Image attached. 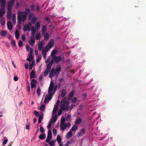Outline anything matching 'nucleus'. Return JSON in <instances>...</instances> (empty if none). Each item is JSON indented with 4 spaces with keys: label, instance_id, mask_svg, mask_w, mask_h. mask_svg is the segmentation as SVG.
Returning <instances> with one entry per match:
<instances>
[{
    "label": "nucleus",
    "instance_id": "51",
    "mask_svg": "<svg viewBox=\"0 0 146 146\" xmlns=\"http://www.w3.org/2000/svg\"><path fill=\"white\" fill-rule=\"evenodd\" d=\"M19 47H21L23 46V42L22 41L20 40L19 42Z\"/></svg>",
    "mask_w": 146,
    "mask_h": 146
},
{
    "label": "nucleus",
    "instance_id": "42",
    "mask_svg": "<svg viewBox=\"0 0 146 146\" xmlns=\"http://www.w3.org/2000/svg\"><path fill=\"white\" fill-rule=\"evenodd\" d=\"M56 140L58 143H61V138L59 135H58L57 136Z\"/></svg>",
    "mask_w": 146,
    "mask_h": 146
},
{
    "label": "nucleus",
    "instance_id": "25",
    "mask_svg": "<svg viewBox=\"0 0 146 146\" xmlns=\"http://www.w3.org/2000/svg\"><path fill=\"white\" fill-rule=\"evenodd\" d=\"M6 3V0H0V3L1 4V6L5 7Z\"/></svg>",
    "mask_w": 146,
    "mask_h": 146
},
{
    "label": "nucleus",
    "instance_id": "54",
    "mask_svg": "<svg viewBox=\"0 0 146 146\" xmlns=\"http://www.w3.org/2000/svg\"><path fill=\"white\" fill-rule=\"evenodd\" d=\"M11 43L13 46H15L16 45L15 41L13 40L11 41Z\"/></svg>",
    "mask_w": 146,
    "mask_h": 146
},
{
    "label": "nucleus",
    "instance_id": "20",
    "mask_svg": "<svg viewBox=\"0 0 146 146\" xmlns=\"http://www.w3.org/2000/svg\"><path fill=\"white\" fill-rule=\"evenodd\" d=\"M51 119V121H52V123L55 122L57 120V115H53Z\"/></svg>",
    "mask_w": 146,
    "mask_h": 146
},
{
    "label": "nucleus",
    "instance_id": "32",
    "mask_svg": "<svg viewBox=\"0 0 146 146\" xmlns=\"http://www.w3.org/2000/svg\"><path fill=\"white\" fill-rule=\"evenodd\" d=\"M42 54L44 58L45 59L46 57V52L44 49H42Z\"/></svg>",
    "mask_w": 146,
    "mask_h": 146
},
{
    "label": "nucleus",
    "instance_id": "7",
    "mask_svg": "<svg viewBox=\"0 0 146 146\" xmlns=\"http://www.w3.org/2000/svg\"><path fill=\"white\" fill-rule=\"evenodd\" d=\"M54 87V82L52 81H51L50 82V84L48 88V94L52 93V92L53 90Z\"/></svg>",
    "mask_w": 146,
    "mask_h": 146
},
{
    "label": "nucleus",
    "instance_id": "43",
    "mask_svg": "<svg viewBox=\"0 0 146 146\" xmlns=\"http://www.w3.org/2000/svg\"><path fill=\"white\" fill-rule=\"evenodd\" d=\"M31 33L35 34L36 32V29L34 27H32L31 28Z\"/></svg>",
    "mask_w": 146,
    "mask_h": 146
},
{
    "label": "nucleus",
    "instance_id": "34",
    "mask_svg": "<svg viewBox=\"0 0 146 146\" xmlns=\"http://www.w3.org/2000/svg\"><path fill=\"white\" fill-rule=\"evenodd\" d=\"M43 45V43L42 42H39L38 44V49L39 50L41 51Z\"/></svg>",
    "mask_w": 146,
    "mask_h": 146
},
{
    "label": "nucleus",
    "instance_id": "41",
    "mask_svg": "<svg viewBox=\"0 0 146 146\" xmlns=\"http://www.w3.org/2000/svg\"><path fill=\"white\" fill-rule=\"evenodd\" d=\"M56 141V140L52 141L49 142V144L50 146H55L54 143Z\"/></svg>",
    "mask_w": 146,
    "mask_h": 146
},
{
    "label": "nucleus",
    "instance_id": "50",
    "mask_svg": "<svg viewBox=\"0 0 146 146\" xmlns=\"http://www.w3.org/2000/svg\"><path fill=\"white\" fill-rule=\"evenodd\" d=\"M52 123V121H49V123L47 126V127L48 129H49L51 128Z\"/></svg>",
    "mask_w": 146,
    "mask_h": 146
},
{
    "label": "nucleus",
    "instance_id": "48",
    "mask_svg": "<svg viewBox=\"0 0 146 146\" xmlns=\"http://www.w3.org/2000/svg\"><path fill=\"white\" fill-rule=\"evenodd\" d=\"M51 137L49 136H47L46 139L45 141L47 142H49L51 140Z\"/></svg>",
    "mask_w": 146,
    "mask_h": 146
},
{
    "label": "nucleus",
    "instance_id": "63",
    "mask_svg": "<svg viewBox=\"0 0 146 146\" xmlns=\"http://www.w3.org/2000/svg\"><path fill=\"white\" fill-rule=\"evenodd\" d=\"M44 19H45V20L46 21H48V22H49L50 21L49 18L48 17H45Z\"/></svg>",
    "mask_w": 146,
    "mask_h": 146
},
{
    "label": "nucleus",
    "instance_id": "23",
    "mask_svg": "<svg viewBox=\"0 0 146 146\" xmlns=\"http://www.w3.org/2000/svg\"><path fill=\"white\" fill-rule=\"evenodd\" d=\"M57 52L58 51L57 50H53L51 53V56L53 57L54 56H56L55 55L57 54Z\"/></svg>",
    "mask_w": 146,
    "mask_h": 146
},
{
    "label": "nucleus",
    "instance_id": "55",
    "mask_svg": "<svg viewBox=\"0 0 146 146\" xmlns=\"http://www.w3.org/2000/svg\"><path fill=\"white\" fill-rule=\"evenodd\" d=\"M58 111V110L53 109L52 111V114L53 115H57L56 114V113L57 112V111Z\"/></svg>",
    "mask_w": 146,
    "mask_h": 146
},
{
    "label": "nucleus",
    "instance_id": "2",
    "mask_svg": "<svg viewBox=\"0 0 146 146\" xmlns=\"http://www.w3.org/2000/svg\"><path fill=\"white\" fill-rule=\"evenodd\" d=\"M17 14L18 23L21 25L22 21L24 22L27 20V16L20 11H18Z\"/></svg>",
    "mask_w": 146,
    "mask_h": 146
},
{
    "label": "nucleus",
    "instance_id": "11",
    "mask_svg": "<svg viewBox=\"0 0 146 146\" xmlns=\"http://www.w3.org/2000/svg\"><path fill=\"white\" fill-rule=\"evenodd\" d=\"M37 82L35 79H33L31 82V88H32L36 87V86Z\"/></svg>",
    "mask_w": 146,
    "mask_h": 146
},
{
    "label": "nucleus",
    "instance_id": "4",
    "mask_svg": "<svg viewBox=\"0 0 146 146\" xmlns=\"http://www.w3.org/2000/svg\"><path fill=\"white\" fill-rule=\"evenodd\" d=\"M62 58L60 56H55L52 57L51 61L54 63H58L61 60Z\"/></svg>",
    "mask_w": 146,
    "mask_h": 146
},
{
    "label": "nucleus",
    "instance_id": "21",
    "mask_svg": "<svg viewBox=\"0 0 146 146\" xmlns=\"http://www.w3.org/2000/svg\"><path fill=\"white\" fill-rule=\"evenodd\" d=\"M78 126L76 124L74 125L70 130L71 131H75L78 129Z\"/></svg>",
    "mask_w": 146,
    "mask_h": 146
},
{
    "label": "nucleus",
    "instance_id": "9",
    "mask_svg": "<svg viewBox=\"0 0 146 146\" xmlns=\"http://www.w3.org/2000/svg\"><path fill=\"white\" fill-rule=\"evenodd\" d=\"M86 132V129L84 128L81 129L80 131L78 133V136H82Z\"/></svg>",
    "mask_w": 146,
    "mask_h": 146
},
{
    "label": "nucleus",
    "instance_id": "38",
    "mask_svg": "<svg viewBox=\"0 0 146 146\" xmlns=\"http://www.w3.org/2000/svg\"><path fill=\"white\" fill-rule=\"evenodd\" d=\"M49 35L47 33H45L44 36V39L46 40H47L49 38Z\"/></svg>",
    "mask_w": 146,
    "mask_h": 146
},
{
    "label": "nucleus",
    "instance_id": "24",
    "mask_svg": "<svg viewBox=\"0 0 146 146\" xmlns=\"http://www.w3.org/2000/svg\"><path fill=\"white\" fill-rule=\"evenodd\" d=\"M46 29L47 27L46 25H44L43 26L42 30V33L43 34L45 33L46 31Z\"/></svg>",
    "mask_w": 146,
    "mask_h": 146
},
{
    "label": "nucleus",
    "instance_id": "39",
    "mask_svg": "<svg viewBox=\"0 0 146 146\" xmlns=\"http://www.w3.org/2000/svg\"><path fill=\"white\" fill-rule=\"evenodd\" d=\"M37 20L36 17H33L31 19V23L34 24L36 22Z\"/></svg>",
    "mask_w": 146,
    "mask_h": 146
},
{
    "label": "nucleus",
    "instance_id": "28",
    "mask_svg": "<svg viewBox=\"0 0 146 146\" xmlns=\"http://www.w3.org/2000/svg\"><path fill=\"white\" fill-rule=\"evenodd\" d=\"M72 135V131L70 130L67 133L66 136V138H70Z\"/></svg>",
    "mask_w": 146,
    "mask_h": 146
},
{
    "label": "nucleus",
    "instance_id": "1",
    "mask_svg": "<svg viewBox=\"0 0 146 146\" xmlns=\"http://www.w3.org/2000/svg\"><path fill=\"white\" fill-rule=\"evenodd\" d=\"M70 102L67 100L66 97H65L61 101L60 105V108L58 111V115H60L62 113V111L66 110H68L70 106L69 104Z\"/></svg>",
    "mask_w": 146,
    "mask_h": 146
},
{
    "label": "nucleus",
    "instance_id": "35",
    "mask_svg": "<svg viewBox=\"0 0 146 146\" xmlns=\"http://www.w3.org/2000/svg\"><path fill=\"white\" fill-rule=\"evenodd\" d=\"M53 64V62L50 60V62L46 65V67L51 69V67Z\"/></svg>",
    "mask_w": 146,
    "mask_h": 146
},
{
    "label": "nucleus",
    "instance_id": "17",
    "mask_svg": "<svg viewBox=\"0 0 146 146\" xmlns=\"http://www.w3.org/2000/svg\"><path fill=\"white\" fill-rule=\"evenodd\" d=\"M82 119L80 117H79L77 119L75 122L76 124L77 125L80 124L82 121Z\"/></svg>",
    "mask_w": 146,
    "mask_h": 146
},
{
    "label": "nucleus",
    "instance_id": "61",
    "mask_svg": "<svg viewBox=\"0 0 146 146\" xmlns=\"http://www.w3.org/2000/svg\"><path fill=\"white\" fill-rule=\"evenodd\" d=\"M49 72H48L46 70H45L44 72V76H47Z\"/></svg>",
    "mask_w": 146,
    "mask_h": 146
},
{
    "label": "nucleus",
    "instance_id": "27",
    "mask_svg": "<svg viewBox=\"0 0 146 146\" xmlns=\"http://www.w3.org/2000/svg\"><path fill=\"white\" fill-rule=\"evenodd\" d=\"M30 9H29L27 8L25 9V11H22L21 12L27 16V14L30 12Z\"/></svg>",
    "mask_w": 146,
    "mask_h": 146
},
{
    "label": "nucleus",
    "instance_id": "44",
    "mask_svg": "<svg viewBox=\"0 0 146 146\" xmlns=\"http://www.w3.org/2000/svg\"><path fill=\"white\" fill-rule=\"evenodd\" d=\"M36 92H37V94L38 95V96H39L40 95V92H41L40 88V87H38V88L37 89V90Z\"/></svg>",
    "mask_w": 146,
    "mask_h": 146
},
{
    "label": "nucleus",
    "instance_id": "57",
    "mask_svg": "<svg viewBox=\"0 0 146 146\" xmlns=\"http://www.w3.org/2000/svg\"><path fill=\"white\" fill-rule=\"evenodd\" d=\"M41 59V56L40 55L38 56L37 59L36 60V61L37 62H39Z\"/></svg>",
    "mask_w": 146,
    "mask_h": 146
},
{
    "label": "nucleus",
    "instance_id": "19",
    "mask_svg": "<svg viewBox=\"0 0 146 146\" xmlns=\"http://www.w3.org/2000/svg\"><path fill=\"white\" fill-rule=\"evenodd\" d=\"M36 74L35 72L33 71V70H32L30 74V78L31 79H32L35 77Z\"/></svg>",
    "mask_w": 146,
    "mask_h": 146
},
{
    "label": "nucleus",
    "instance_id": "12",
    "mask_svg": "<svg viewBox=\"0 0 146 146\" xmlns=\"http://www.w3.org/2000/svg\"><path fill=\"white\" fill-rule=\"evenodd\" d=\"M41 21H38L35 25V29H36L37 30H39L40 28V24Z\"/></svg>",
    "mask_w": 146,
    "mask_h": 146
},
{
    "label": "nucleus",
    "instance_id": "46",
    "mask_svg": "<svg viewBox=\"0 0 146 146\" xmlns=\"http://www.w3.org/2000/svg\"><path fill=\"white\" fill-rule=\"evenodd\" d=\"M57 85H55L54 86V87L53 88V92L52 93H53V94H54V93L56 92L57 88Z\"/></svg>",
    "mask_w": 146,
    "mask_h": 146
},
{
    "label": "nucleus",
    "instance_id": "31",
    "mask_svg": "<svg viewBox=\"0 0 146 146\" xmlns=\"http://www.w3.org/2000/svg\"><path fill=\"white\" fill-rule=\"evenodd\" d=\"M15 35L16 38L17 39H18L19 36V31L16 30L15 32Z\"/></svg>",
    "mask_w": 146,
    "mask_h": 146
},
{
    "label": "nucleus",
    "instance_id": "15",
    "mask_svg": "<svg viewBox=\"0 0 146 146\" xmlns=\"http://www.w3.org/2000/svg\"><path fill=\"white\" fill-rule=\"evenodd\" d=\"M66 127V125L65 123H61L60 128L61 130L64 131Z\"/></svg>",
    "mask_w": 146,
    "mask_h": 146
},
{
    "label": "nucleus",
    "instance_id": "16",
    "mask_svg": "<svg viewBox=\"0 0 146 146\" xmlns=\"http://www.w3.org/2000/svg\"><path fill=\"white\" fill-rule=\"evenodd\" d=\"M66 90L64 89H63L62 90L61 94L60 96L61 98H63L64 97L66 94Z\"/></svg>",
    "mask_w": 146,
    "mask_h": 146
},
{
    "label": "nucleus",
    "instance_id": "36",
    "mask_svg": "<svg viewBox=\"0 0 146 146\" xmlns=\"http://www.w3.org/2000/svg\"><path fill=\"white\" fill-rule=\"evenodd\" d=\"M7 33L6 31H3L1 32L0 33V35L2 36H5L7 34Z\"/></svg>",
    "mask_w": 146,
    "mask_h": 146
},
{
    "label": "nucleus",
    "instance_id": "52",
    "mask_svg": "<svg viewBox=\"0 0 146 146\" xmlns=\"http://www.w3.org/2000/svg\"><path fill=\"white\" fill-rule=\"evenodd\" d=\"M34 114L36 117H38L39 116V113L38 111H34Z\"/></svg>",
    "mask_w": 146,
    "mask_h": 146
},
{
    "label": "nucleus",
    "instance_id": "14",
    "mask_svg": "<svg viewBox=\"0 0 146 146\" xmlns=\"http://www.w3.org/2000/svg\"><path fill=\"white\" fill-rule=\"evenodd\" d=\"M8 11L7 13V17L9 19H10L11 18L12 13V9H8Z\"/></svg>",
    "mask_w": 146,
    "mask_h": 146
},
{
    "label": "nucleus",
    "instance_id": "58",
    "mask_svg": "<svg viewBox=\"0 0 146 146\" xmlns=\"http://www.w3.org/2000/svg\"><path fill=\"white\" fill-rule=\"evenodd\" d=\"M77 100V98L76 97L74 98L72 100V102L73 103H74L76 102Z\"/></svg>",
    "mask_w": 146,
    "mask_h": 146
},
{
    "label": "nucleus",
    "instance_id": "56",
    "mask_svg": "<svg viewBox=\"0 0 146 146\" xmlns=\"http://www.w3.org/2000/svg\"><path fill=\"white\" fill-rule=\"evenodd\" d=\"M33 15V14L32 13H30L28 17V19L29 20H30L31 19V18Z\"/></svg>",
    "mask_w": 146,
    "mask_h": 146
},
{
    "label": "nucleus",
    "instance_id": "5",
    "mask_svg": "<svg viewBox=\"0 0 146 146\" xmlns=\"http://www.w3.org/2000/svg\"><path fill=\"white\" fill-rule=\"evenodd\" d=\"M48 94V95H46L45 96L44 101V103H48L51 100L52 97L53 93H50Z\"/></svg>",
    "mask_w": 146,
    "mask_h": 146
},
{
    "label": "nucleus",
    "instance_id": "18",
    "mask_svg": "<svg viewBox=\"0 0 146 146\" xmlns=\"http://www.w3.org/2000/svg\"><path fill=\"white\" fill-rule=\"evenodd\" d=\"M35 38H31L30 39L29 41V42L31 46H33V45L34 43L35 42Z\"/></svg>",
    "mask_w": 146,
    "mask_h": 146
},
{
    "label": "nucleus",
    "instance_id": "37",
    "mask_svg": "<svg viewBox=\"0 0 146 146\" xmlns=\"http://www.w3.org/2000/svg\"><path fill=\"white\" fill-rule=\"evenodd\" d=\"M35 60H33L31 64L29 65V69L30 70H31L33 68V67L35 64Z\"/></svg>",
    "mask_w": 146,
    "mask_h": 146
},
{
    "label": "nucleus",
    "instance_id": "59",
    "mask_svg": "<svg viewBox=\"0 0 146 146\" xmlns=\"http://www.w3.org/2000/svg\"><path fill=\"white\" fill-rule=\"evenodd\" d=\"M53 134L54 135H56L57 133V130L55 129H54L52 130Z\"/></svg>",
    "mask_w": 146,
    "mask_h": 146
},
{
    "label": "nucleus",
    "instance_id": "64",
    "mask_svg": "<svg viewBox=\"0 0 146 146\" xmlns=\"http://www.w3.org/2000/svg\"><path fill=\"white\" fill-rule=\"evenodd\" d=\"M31 8L32 11H34L35 9V5H31L30 6Z\"/></svg>",
    "mask_w": 146,
    "mask_h": 146
},
{
    "label": "nucleus",
    "instance_id": "62",
    "mask_svg": "<svg viewBox=\"0 0 146 146\" xmlns=\"http://www.w3.org/2000/svg\"><path fill=\"white\" fill-rule=\"evenodd\" d=\"M12 22L14 25H15L16 23V19L12 18Z\"/></svg>",
    "mask_w": 146,
    "mask_h": 146
},
{
    "label": "nucleus",
    "instance_id": "49",
    "mask_svg": "<svg viewBox=\"0 0 146 146\" xmlns=\"http://www.w3.org/2000/svg\"><path fill=\"white\" fill-rule=\"evenodd\" d=\"M45 108V106L44 105H42L40 107V110L41 111H44Z\"/></svg>",
    "mask_w": 146,
    "mask_h": 146
},
{
    "label": "nucleus",
    "instance_id": "26",
    "mask_svg": "<svg viewBox=\"0 0 146 146\" xmlns=\"http://www.w3.org/2000/svg\"><path fill=\"white\" fill-rule=\"evenodd\" d=\"M41 140L44 139L46 137V135L44 133L41 134L38 137Z\"/></svg>",
    "mask_w": 146,
    "mask_h": 146
},
{
    "label": "nucleus",
    "instance_id": "10",
    "mask_svg": "<svg viewBox=\"0 0 146 146\" xmlns=\"http://www.w3.org/2000/svg\"><path fill=\"white\" fill-rule=\"evenodd\" d=\"M0 9V18H2L4 15L5 13V7L1 6Z\"/></svg>",
    "mask_w": 146,
    "mask_h": 146
},
{
    "label": "nucleus",
    "instance_id": "6",
    "mask_svg": "<svg viewBox=\"0 0 146 146\" xmlns=\"http://www.w3.org/2000/svg\"><path fill=\"white\" fill-rule=\"evenodd\" d=\"M15 2V0H10L7 3V9H12V6Z\"/></svg>",
    "mask_w": 146,
    "mask_h": 146
},
{
    "label": "nucleus",
    "instance_id": "45",
    "mask_svg": "<svg viewBox=\"0 0 146 146\" xmlns=\"http://www.w3.org/2000/svg\"><path fill=\"white\" fill-rule=\"evenodd\" d=\"M0 23H1V25H2V26L4 25L5 23V19L3 18H2V19H1V20L0 21Z\"/></svg>",
    "mask_w": 146,
    "mask_h": 146
},
{
    "label": "nucleus",
    "instance_id": "30",
    "mask_svg": "<svg viewBox=\"0 0 146 146\" xmlns=\"http://www.w3.org/2000/svg\"><path fill=\"white\" fill-rule=\"evenodd\" d=\"M27 30L30 31L31 29H30V27L27 25H25L24 27V31H26Z\"/></svg>",
    "mask_w": 146,
    "mask_h": 146
},
{
    "label": "nucleus",
    "instance_id": "60",
    "mask_svg": "<svg viewBox=\"0 0 146 146\" xmlns=\"http://www.w3.org/2000/svg\"><path fill=\"white\" fill-rule=\"evenodd\" d=\"M65 121V119L64 117L62 118L61 120V123H64Z\"/></svg>",
    "mask_w": 146,
    "mask_h": 146
},
{
    "label": "nucleus",
    "instance_id": "53",
    "mask_svg": "<svg viewBox=\"0 0 146 146\" xmlns=\"http://www.w3.org/2000/svg\"><path fill=\"white\" fill-rule=\"evenodd\" d=\"M52 133L51 130H50V129L48 130V132L47 136H50L52 137Z\"/></svg>",
    "mask_w": 146,
    "mask_h": 146
},
{
    "label": "nucleus",
    "instance_id": "3",
    "mask_svg": "<svg viewBox=\"0 0 146 146\" xmlns=\"http://www.w3.org/2000/svg\"><path fill=\"white\" fill-rule=\"evenodd\" d=\"M61 71V68L60 65H57L56 69L54 68H52L49 74V77L51 78H52L55 75L57 76L59 75Z\"/></svg>",
    "mask_w": 146,
    "mask_h": 146
},
{
    "label": "nucleus",
    "instance_id": "40",
    "mask_svg": "<svg viewBox=\"0 0 146 146\" xmlns=\"http://www.w3.org/2000/svg\"><path fill=\"white\" fill-rule=\"evenodd\" d=\"M41 38L40 35L39 33H37L35 35V38L36 40H39Z\"/></svg>",
    "mask_w": 146,
    "mask_h": 146
},
{
    "label": "nucleus",
    "instance_id": "22",
    "mask_svg": "<svg viewBox=\"0 0 146 146\" xmlns=\"http://www.w3.org/2000/svg\"><path fill=\"white\" fill-rule=\"evenodd\" d=\"M74 95V92L73 91L71 92L68 97V99L69 100H71L72 98V97Z\"/></svg>",
    "mask_w": 146,
    "mask_h": 146
},
{
    "label": "nucleus",
    "instance_id": "33",
    "mask_svg": "<svg viewBox=\"0 0 146 146\" xmlns=\"http://www.w3.org/2000/svg\"><path fill=\"white\" fill-rule=\"evenodd\" d=\"M43 118V113H42L39 116L38 119V123H40L41 122Z\"/></svg>",
    "mask_w": 146,
    "mask_h": 146
},
{
    "label": "nucleus",
    "instance_id": "8",
    "mask_svg": "<svg viewBox=\"0 0 146 146\" xmlns=\"http://www.w3.org/2000/svg\"><path fill=\"white\" fill-rule=\"evenodd\" d=\"M54 44V41L53 39H51L49 42L48 44L46 46V49L47 50V48H51L53 47Z\"/></svg>",
    "mask_w": 146,
    "mask_h": 146
},
{
    "label": "nucleus",
    "instance_id": "47",
    "mask_svg": "<svg viewBox=\"0 0 146 146\" xmlns=\"http://www.w3.org/2000/svg\"><path fill=\"white\" fill-rule=\"evenodd\" d=\"M40 131L41 133H44L45 131L43 127L41 125H40Z\"/></svg>",
    "mask_w": 146,
    "mask_h": 146
},
{
    "label": "nucleus",
    "instance_id": "13",
    "mask_svg": "<svg viewBox=\"0 0 146 146\" xmlns=\"http://www.w3.org/2000/svg\"><path fill=\"white\" fill-rule=\"evenodd\" d=\"M7 27L8 29L10 30H12L13 28V25L10 21H9L7 22Z\"/></svg>",
    "mask_w": 146,
    "mask_h": 146
},
{
    "label": "nucleus",
    "instance_id": "29",
    "mask_svg": "<svg viewBox=\"0 0 146 146\" xmlns=\"http://www.w3.org/2000/svg\"><path fill=\"white\" fill-rule=\"evenodd\" d=\"M29 58H27L26 60L29 62H31L33 58V56L31 54H30L29 55Z\"/></svg>",
    "mask_w": 146,
    "mask_h": 146
}]
</instances>
